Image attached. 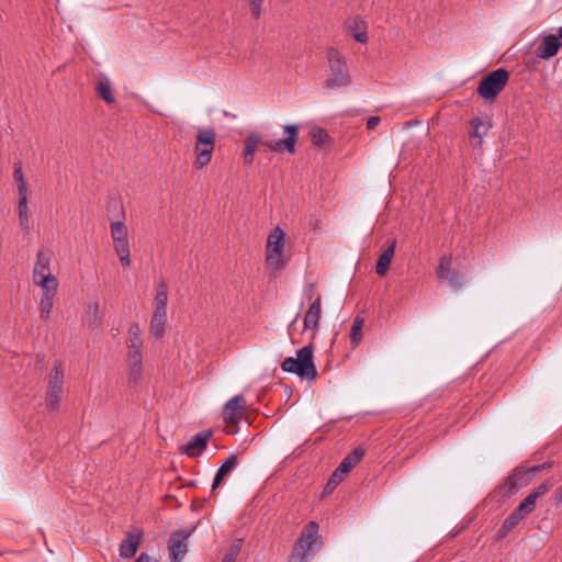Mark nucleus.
I'll list each match as a JSON object with an SVG mask.
<instances>
[{"label":"nucleus","mask_w":562,"mask_h":562,"mask_svg":"<svg viewBox=\"0 0 562 562\" xmlns=\"http://www.w3.org/2000/svg\"><path fill=\"white\" fill-rule=\"evenodd\" d=\"M552 486L553 483H551L549 480H546L540 483L531 493H529L528 496H533V501L537 502V499L544 495Z\"/></svg>","instance_id":"obj_40"},{"label":"nucleus","mask_w":562,"mask_h":562,"mask_svg":"<svg viewBox=\"0 0 562 562\" xmlns=\"http://www.w3.org/2000/svg\"><path fill=\"white\" fill-rule=\"evenodd\" d=\"M246 408V398L238 394L226 402L223 409L224 422L232 426H237L244 417Z\"/></svg>","instance_id":"obj_11"},{"label":"nucleus","mask_w":562,"mask_h":562,"mask_svg":"<svg viewBox=\"0 0 562 562\" xmlns=\"http://www.w3.org/2000/svg\"><path fill=\"white\" fill-rule=\"evenodd\" d=\"M284 372L294 373L301 379L315 380L317 370L313 361V345L308 344L301 348L296 358L288 357L281 363Z\"/></svg>","instance_id":"obj_2"},{"label":"nucleus","mask_w":562,"mask_h":562,"mask_svg":"<svg viewBox=\"0 0 562 562\" xmlns=\"http://www.w3.org/2000/svg\"><path fill=\"white\" fill-rule=\"evenodd\" d=\"M58 284L42 288L43 294L40 302L41 318L47 319L54 306V297L57 293Z\"/></svg>","instance_id":"obj_17"},{"label":"nucleus","mask_w":562,"mask_h":562,"mask_svg":"<svg viewBox=\"0 0 562 562\" xmlns=\"http://www.w3.org/2000/svg\"><path fill=\"white\" fill-rule=\"evenodd\" d=\"M19 221L24 235H29L31 232L30 215L27 209V196L19 198L18 203Z\"/></svg>","instance_id":"obj_25"},{"label":"nucleus","mask_w":562,"mask_h":562,"mask_svg":"<svg viewBox=\"0 0 562 562\" xmlns=\"http://www.w3.org/2000/svg\"><path fill=\"white\" fill-rule=\"evenodd\" d=\"M111 237L113 241L127 240V228L121 221L111 224Z\"/></svg>","instance_id":"obj_32"},{"label":"nucleus","mask_w":562,"mask_h":562,"mask_svg":"<svg viewBox=\"0 0 562 562\" xmlns=\"http://www.w3.org/2000/svg\"><path fill=\"white\" fill-rule=\"evenodd\" d=\"M560 40H562V26L559 27L558 30V35H557Z\"/></svg>","instance_id":"obj_47"},{"label":"nucleus","mask_w":562,"mask_h":562,"mask_svg":"<svg viewBox=\"0 0 562 562\" xmlns=\"http://www.w3.org/2000/svg\"><path fill=\"white\" fill-rule=\"evenodd\" d=\"M364 325V318L360 315H357L353 318L351 328H350V340L352 344V348L358 347L360 341L362 340V327Z\"/></svg>","instance_id":"obj_28"},{"label":"nucleus","mask_w":562,"mask_h":562,"mask_svg":"<svg viewBox=\"0 0 562 562\" xmlns=\"http://www.w3.org/2000/svg\"><path fill=\"white\" fill-rule=\"evenodd\" d=\"M562 502V487L560 488V496L558 497V501L557 503H561Z\"/></svg>","instance_id":"obj_48"},{"label":"nucleus","mask_w":562,"mask_h":562,"mask_svg":"<svg viewBox=\"0 0 562 562\" xmlns=\"http://www.w3.org/2000/svg\"><path fill=\"white\" fill-rule=\"evenodd\" d=\"M50 260L52 254L49 250L42 249L37 252L32 274L34 284L41 288L58 284L57 278L50 271Z\"/></svg>","instance_id":"obj_8"},{"label":"nucleus","mask_w":562,"mask_h":562,"mask_svg":"<svg viewBox=\"0 0 562 562\" xmlns=\"http://www.w3.org/2000/svg\"><path fill=\"white\" fill-rule=\"evenodd\" d=\"M167 323V313L154 312L149 331L156 339H161L165 336V327Z\"/></svg>","instance_id":"obj_24"},{"label":"nucleus","mask_w":562,"mask_h":562,"mask_svg":"<svg viewBox=\"0 0 562 562\" xmlns=\"http://www.w3.org/2000/svg\"><path fill=\"white\" fill-rule=\"evenodd\" d=\"M550 462H544L542 464L533 465L528 469L524 467H519L515 470V472L509 475L506 480L507 491L509 493H516L522 485L528 484L529 479L527 477L529 474L536 475L542 470L550 468Z\"/></svg>","instance_id":"obj_10"},{"label":"nucleus","mask_w":562,"mask_h":562,"mask_svg":"<svg viewBox=\"0 0 562 562\" xmlns=\"http://www.w3.org/2000/svg\"><path fill=\"white\" fill-rule=\"evenodd\" d=\"M82 319L88 325V327L90 329H97V328L101 327L102 317L100 315L98 302H91L88 304V306L82 315Z\"/></svg>","instance_id":"obj_23"},{"label":"nucleus","mask_w":562,"mask_h":562,"mask_svg":"<svg viewBox=\"0 0 562 562\" xmlns=\"http://www.w3.org/2000/svg\"><path fill=\"white\" fill-rule=\"evenodd\" d=\"M395 247H396V239L393 238L390 240L389 246L379 256L376 265H375V273L378 276L382 277L389 271L392 258L395 252Z\"/></svg>","instance_id":"obj_20"},{"label":"nucleus","mask_w":562,"mask_h":562,"mask_svg":"<svg viewBox=\"0 0 562 562\" xmlns=\"http://www.w3.org/2000/svg\"><path fill=\"white\" fill-rule=\"evenodd\" d=\"M322 312V297H317L310 305L304 316V329L318 328Z\"/></svg>","instance_id":"obj_22"},{"label":"nucleus","mask_w":562,"mask_h":562,"mask_svg":"<svg viewBox=\"0 0 562 562\" xmlns=\"http://www.w3.org/2000/svg\"><path fill=\"white\" fill-rule=\"evenodd\" d=\"M114 250L120 258V261L123 267H128L131 265V251L128 239L122 241H114Z\"/></svg>","instance_id":"obj_30"},{"label":"nucleus","mask_w":562,"mask_h":562,"mask_svg":"<svg viewBox=\"0 0 562 562\" xmlns=\"http://www.w3.org/2000/svg\"><path fill=\"white\" fill-rule=\"evenodd\" d=\"M518 512L522 513L525 516H528L536 509V502L533 501V496H528L516 507Z\"/></svg>","instance_id":"obj_38"},{"label":"nucleus","mask_w":562,"mask_h":562,"mask_svg":"<svg viewBox=\"0 0 562 562\" xmlns=\"http://www.w3.org/2000/svg\"><path fill=\"white\" fill-rule=\"evenodd\" d=\"M240 550H241V544H240V540H238L237 542L233 543L229 547L228 552L224 555L223 562H235L236 558L240 553Z\"/></svg>","instance_id":"obj_41"},{"label":"nucleus","mask_w":562,"mask_h":562,"mask_svg":"<svg viewBox=\"0 0 562 562\" xmlns=\"http://www.w3.org/2000/svg\"><path fill=\"white\" fill-rule=\"evenodd\" d=\"M142 329L137 323H133L128 328L130 345L132 347H143L140 338Z\"/></svg>","instance_id":"obj_34"},{"label":"nucleus","mask_w":562,"mask_h":562,"mask_svg":"<svg viewBox=\"0 0 562 562\" xmlns=\"http://www.w3.org/2000/svg\"><path fill=\"white\" fill-rule=\"evenodd\" d=\"M348 31L351 33L352 37L361 44L368 42V25L367 22L363 21L360 16H355L349 19L346 22Z\"/></svg>","instance_id":"obj_16"},{"label":"nucleus","mask_w":562,"mask_h":562,"mask_svg":"<svg viewBox=\"0 0 562 562\" xmlns=\"http://www.w3.org/2000/svg\"><path fill=\"white\" fill-rule=\"evenodd\" d=\"M143 364H128L127 383L130 386H135L142 379Z\"/></svg>","instance_id":"obj_36"},{"label":"nucleus","mask_w":562,"mask_h":562,"mask_svg":"<svg viewBox=\"0 0 562 562\" xmlns=\"http://www.w3.org/2000/svg\"><path fill=\"white\" fill-rule=\"evenodd\" d=\"M284 232L277 226L268 236L266 246V263L273 271L282 270L288 265V258L283 254Z\"/></svg>","instance_id":"obj_3"},{"label":"nucleus","mask_w":562,"mask_h":562,"mask_svg":"<svg viewBox=\"0 0 562 562\" xmlns=\"http://www.w3.org/2000/svg\"><path fill=\"white\" fill-rule=\"evenodd\" d=\"M381 122L380 116H370L367 122V128L373 130L375 126H378Z\"/></svg>","instance_id":"obj_44"},{"label":"nucleus","mask_w":562,"mask_h":562,"mask_svg":"<svg viewBox=\"0 0 562 562\" xmlns=\"http://www.w3.org/2000/svg\"><path fill=\"white\" fill-rule=\"evenodd\" d=\"M263 0H249V3H262Z\"/></svg>","instance_id":"obj_49"},{"label":"nucleus","mask_w":562,"mask_h":562,"mask_svg":"<svg viewBox=\"0 0 562 562\" xmlns=\"http://www.w3.org/2000/svg\"><path fill=\"white\" fill-rule=\"evenodd\" d=\"M311 138L314 146L325 147L330 142L328 133L321 127H315L311 131Z\"/></svg>","instance_id":"obj_31"},{"label":"nucleus","mask_w":562,"mask_h":562,"mask_svg":"<svg viewBox=\"0 0 562 562\" xmlns=\"http://www.w3.org/2000/svg\"><path fill=\"white\" fill-rule=\"evenodd\" d=\"M64 370L61 362L56 360L49 373L48 387L46 391V406L50 411L58 408L63 395Z\"/></svg>","instance_id":"obj_9"},{"label":"nucleus","mask_w":562,"mask_h":562,"mask_svg":"<svg viewBox=\"0 0 562 562\" xmlns=\"http://www.w3.org/2000/svg\"><path fill=\"white\" fill-rule=\"evenodd\" d=\"M135 562H159L157 559L151 558L147 553H142L139 557L135 560Z\"/></svg>","instance_id":"obj_45"},{"label":"nucleus","mask_w":562,"mask_h":562,"mask_svg":"<svg viewBox=\"0 0 562 562\" xmlns=\"http://www.w3.org/2000/svg\"><path fill=\"white\" fill-rule=\"evenodd\" d=\"M142 539V531L137 533L128 532L127 537L120 544V555L123 559H131L135 555Z\"/></svg>","instance_id":"obj_19"},{"label":"nucleus","mask_w":562,"mask_h":562,"mask_svg":"<svg viewBox=\"0 0 562 562\" xmlns=\"http://www.w3.org/2000/svg\"><path fill=\"white\" fill-rule=\"evenodd\" d=\"M366 450L362 447L355 448L347 454L336 468V471L342 476L349 473L363 458Z\"/></svg>","instance_id":"obj_18"},{"label":"nucleus","mask_w":562,"mask_h":562,"mask_svg":"<svg viewBox=\"0 0 562 562\" xmlns=\"http://www.w3.org/2000/svg\"><path fill=\"white\" fill-rule=\"evenodd\" d=\"M261 5L262 3H250L251 14L255 19H259L261 15Z\"/></svg>","instance_id":"obj_43"},{"label":"nucleus","mask_w":562,"mask_h":562,"mask_svg":"<svg viewBox=\"0 0 562 562\" xmlns=\"http://www.w3.org/2000/svg\"><path fill=\"white\" fill-rule=\"evenodd\" d=\"M448 281V283L453 288V289H459L461 288L464 282H465V279H464V276L458 271H451V273L446 277V279Z\"/></svg>","instance_id":"obj_39"},{"label":"nucleus","mask_w":562,"mask_h":562,"mask_svg":"<svg viewBox=\"0 0 562 562\" xmlns=\"http://www.w3.org/2000/svg\"><path fill=\"white\" fill-rule=\"evenodd\" d=\"M95 90L104 102H106L108 104L114 103L115 98L113 94V89L108 79L98 81L95 85Z\"/></svg>","instance_id":"obj_29"},{"label":"nucleus","mask_w":562,"mask_h":562,"mask_svg":"<svg viewBox=\"0 0 562 562\" xmlns=\"http://www.w3.org/2000/svg\"><path fill=\"white\" fill-rule=\"evenodd\" d=\"M212 435V429H206L195 434L193 437H191L187 445L181 447V452L186 453L188 457L191 458L199 457L202 453V451L206 448Z\"/></svg>","instance_id":"obj_13"},{"label":"nucleus","mask_w":562,"mask_h":562,"mask_svg":"<svg viewBox=\"0 0 562 562\" xmlns=\"http://www.w3.org/2000/svg\"><path fill=\"white\" fill-rule=\"evenodd\" d=\"M342 480H344V476L335 470L333 472V474L330 475L325 490L328 492L334 491Z\"/></svg>","instance_id":"obj_42"},{"label":"nucleus","mask_w":562,"mask_h":562,"mask_svg":"<svg viewBox=\"0 0 562 562\" xmlns=\"http://www.w3.org/2000/svg\"><path fill=\"white\" fill-rule=\"evenodd\" d=\"M407 126H413V122H406Z\"/></svg>","instance_id":"obj_50"},{"label":"nucleus","mask_w":562,"mask_h":562,"mask_svg":"<svg viewBox=\"0 0 562 562\" xmlns=\"http://www.w3.org/2000/svg\"><path fill=\"white\" fill-rule=\"evenodd\" d=\"M13 178L16 182L19 198L27 196V183L24 179L21 161H16L13 165Z\"/></svg>","instance_id":"obj_27"},{"label":"nucleus","mask_w":562,"mask_h":562,"mask_svg":"<svg viewBox=\"0 0 562 562\" xmlns=\"http://www.w3.org/2000/svg\"><path fill=\"white\" fill-rule=\"evenodd\" d=\"M283 131L288 136L278 140H263L259 133L252 132L248 134L245 139V149L243 154V161L245 166H250L254 162V155L258 146L265 145L274 153H295V143L299 135V126L295 124H288L283 126Z\"/></svg>","instance_id":"obj_1"},{"label":"nucleus","mask_w":562,"mask_h":562,"mask_svg":"<svg viewBox=\"0 0 562 562\" xmlns=\"http://www.w3.org/2000/svg\"><path fill=\"white\" fill-rule=\"evenodd\" d=\"M562 47V41L554 34L546 35L537 47L536 55L541 59L554 57Z\"/></svg>","instance_id":"obj_14"},{"label":"nucleus","mask_w":562,"mask_h":562,"mask_svg":"<svg viewBox=\"0 0 562 562\" xmlns=\"http://www.w3.org/2000/svg\"><path fill=\"white\" fill-rule=\"evenodd\" d=\"M518 520L516 519V516H514L512 513L505 518L501 529L497 532V538L503 539L505 538L509 531H512L517 525Z\"/></svg>","instance_id":"obj_33"},{"label":"nucleus","mask_w":562,"mask_h":562,"mask_svg":"<svg viewBox=\"0 0 562 562\" xmlns=\"http://www.w3.org/2000/svg\"><path fill=\"white\" fill-rule=\"evenodd\" d=\"M319 526L315 521H310L296 540L291 559L292 562H306L312 554L311 551L317 540Z\"/></svg>","instance_id":"obj_6"},{"label":"nucleus","mask_w":562,"mask_h":562,"mask_svg":"<svg viewBox=\"0 0 562 562\" xmlns=\"http://www.w3.org/2000/svg\"><path fill=\"white\" fill-rule=\"evenodd\" d=\"M512 514L514 516H516V519L518 520V522H520L521 520H524L527 517L522 513L518 512V509H516V508L512 512Z\"/></svg>","instance_id":"obj_46"},{"label":"nucleus","mask_w":562,"mask_h":562,"mask_svg":"<svg viewBox=\"0 0 562 562\" xmlns=\"http://www.w3.org/2000/svg\"><path fill=\"white\" fill-rule=\"evenodd\" d=\"M472 131L470 132V143L473 147H480L483 142V137L487 134L492 124L490 121H483L479 116H474L470 121Z\"/></svg>","instance_id":"obj_15"},{"label":"nucleus","mask_w":562,"mask_h":562,"mask_svg":"<svg viewBox=\"0 0 562 562\" xmlns=\"http://www.w3.org/2000/svg\"><path fill=\"white\" fill-rule=\"evenodd\" d=\"M328 67L333 78L325 81L328 89H337L351 83V77L341 54L334 47L327 49Z\"/></svg>","instance_id":"obj_4"},{"label":"nucleus","mask_w":562,"mask_h":562,"mask_svg":"<svg viewBox=\"0 0 562 562\" xmlns=\"http://www.w3.org/2000/svg\"><path fill=\"white\" fill-rule=\"evenodd\" d=\"M168 289L165 280H160L155 295V311L167 313Z\"/></svg>","instance_id":"obj_26"},{"label":"nucleus","mask_w":562,"mask_h":562,"mask_svg":"<svg viewBox=\"0 0 562 562\" xmlns=\"http://www.w3.org/2000/svg\"><path fill=\"white\" fill-rule=\"evenodd\" d=\"M238 464L237 454L232 453L227 459L224 460V462L218 468L217 472L215 473L214 481L212 484V491L216 490L223 480L232 473Z\"/></svg>","instance_id":"obj_21"},{"label":"nucleus","mask_w":562,"mask_h":562,"mask_svg":"<svg viewBox=\"0 0 562 562\" xmlns=\"http://www.w3.org/2000/svg\"><path fill=\"white\" fill-rule=\"evenodd\" d=\"M508 80L509 71L505 68H497L482 78L476 89L477 94L486 101H494Z\"/></svg>","instance_id":"obj_5"},{"label":"nucleus","mask_w":562,"mask_h":562,"mask_svg":"<svg viewBox=\"0 0 562 562\" xmlns=\"http://www.w3.org/2000/svg\"><path fill=\"white\" fill-rule=\"evenodd\" d=\"M127 361L128 364H143L142 347L128 346Z\"/></svg>","instance_id":"obj_37"},{"label":"nucleus","mask_w":562,"mask_h":562,"mask_svg":"<svg viewBox=\"0 0 562 562\" xmlns=\"http://www.w3.org/2000/svg\"><path fill=\"white\" fill-rule=\"evenodd\" d=\"M452 257L443 256L437 268V276L439 279H446L451 273Z\"/></svg>","instance_id":"obj_35"},{"label":"nucleus","mask_w":562,"mask_h":562,"mask_svg":"<svg viewBox=\"0 0 562 562\" xmlns=\"http://www.w3.org/2000/svg\"><path fill=\"white\" fill-rule=\"evenodd\" d=\"M216 133L213 128H201L196 134V142L194 145V151L196 159L194 167L198 170L206 167L212 159V153L215 147Z\"/></svg>","instance_id":"obj_7"},{"label":"nucleus","mask_w":562,"mask_h":562,"mask_svg":"<svg viewBox=\"0 0 562 562\" xmlns=\"http://www.w3.org/2000/svg\"><path fill=\"white\" fill-rule=\"evenodd\" d=\"M190 531L178 530L171 533L169 541V557L171 562H180L187 553V540Z\"/></svg>","instance_id":"obj_12"}]
</instances>
